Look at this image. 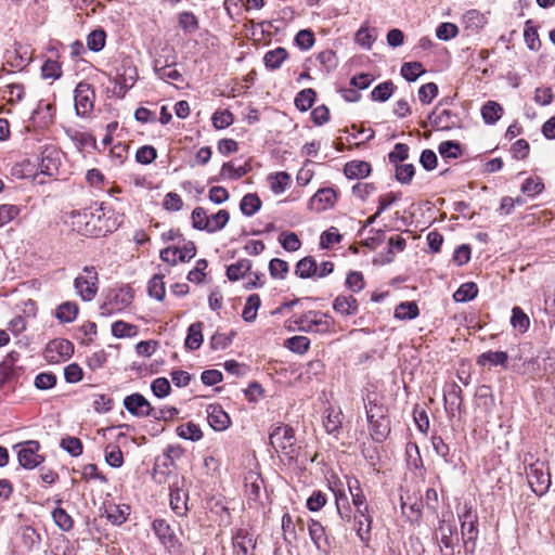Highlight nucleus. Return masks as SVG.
Instances as JSON below:
<instances>
[{"label": "nucleus", "mask_w": 555, "mask_h": 555, "mask_svg": "<svg viewBox=\"0 0 555 555\" xmlns=\"http://www.w3.org/2000/svg\"><path fill=\"white\" fill-rule=\"evenodd\" d=\"M75 111L80 117L88 116L94 107L95 92L92 85L80 81L74 91Z\"/></svg>", "instance_id": "0eeeda50"}, {"label": "nucleus", "mask_w": 555, "mask_h": 555, "mask_svg": "<svg viewBox=\"0 0 555 555\" xmlns=\"http://www.w3.org/2000/svg\"><path fill=\"white\" fill-rule=\"evenodd\" d=\"M83 274L78 275L74 281L77 294L85 301H91L98 293V272L94 267H85Z\"/></svg>", "instance_id": "423d86ee"}, {"label": "nucleus", "mask_w": 555, "mask_h": 555, "mask_svg": "<svg viewBox=\"0 0 555 555\" xmlns=\"http://www.w3.org/2000/svg\"><path fill=\"white\" fill-rule=\"evenodd\" d=\"M152 529L160 544L169 554L178 555L182 553L183 544L176 535L167 520L162 518L154 519L152 522Z\"/></svg>", "instance_id": "20e7f679"}, {"label": "nucleus", "mask_w": 555, "mask_h": 555, "mask_svg": "<svg viewBox=\"0 0 555 555\" xmlns=\"http://www.w3.org/2000/svg\"><path fill=\"white\" fill-rule=\"evenodd\" d=\"M424 73L425 69L420 62H406L401 66V75L408 81H415Z\"/></svg>", "instance_id": "4d7b16f0"}, {"label": "nucleus", "mask_w": 555, "mask_h": 555, "mask_svg": "<svg viewBox=\"0 0 555 555\" xmlns=\"http://www.w3.org/2000/svg\"><path fill=\"white\" fill-rule=\"evenodd\" d=\"M235 555H256L257 541L247 529H236L232 535Z\"/></svg>", "instance_id": "f8f14e48"}, {"label": "nucleus", "mask_w": 555, "mask_h": 555, "mask_svg": "<svg viewBox=\"0 0 555 555\" xmlns=\"http://www.w3.org/2000/svg\"><path fill=\"white\" fill-rule=\"evenodd\" d=\"M395 85L391 80L377 85L371 92V99L376 102H386L395 91Z\"/></svg>", "instance_id": "79ce46f5"}, {"label": "nucleus", "mask_w": 555, "mask_h": 555, "mask_svg": "<svg viewBox=\"0 0 555 555\" xmlns=\"http://www.w3.org/2000/svg\"><path fill=\"white\" fill-rule=\"evenodd\" d=\"M440 542V551L442 547L447 550L443 555H460L461 546H460V538L457 533V528L454 524L448 522L446 520H440L439 526L436 530V537Z\"/></svg>", "instance_id": "39448f33"}, {"label": "nucleus", "mask_w": 555, "mask_h": 555, "mask_svg": "<svg viewBox=\"0 0 555 555\" xmlns=\"http://www.w3.org/2000/svg\"><path fill=\"white\" fill-rule=\"evenodd\" d=\"M336 191L332 188L320 189L309 201L311 210L323 211L336 202Z\"/></svg>", "instance_id": "2eb2a0df"}, {"label": "nucleus", "mask_w": 555, "mask_h": 555, "mask_svg": "<svg viewBox=\"0 0 555 555\" xmlns=\"http://www.w3.org/2000/svg\"><path fill=\"white\" fill-rule=\"evenodd\" d=\"M177 435L186 440L198 441L203 438V433L198 425L188 422L177 427Z\"/></svg>", "instance_id": "58836bf2"}, {"label": "nucleus", "mask_w": 555, "mask_h": 555, "mask_svg": "<svg viewBox=\"0 0 555 555\" xmlns=\"http://www.w3.org/2000/svg\"><path fill=\"white\" fill-rule=\"evenodd\" d=\"M487 363H489L491 366H502L503 369H506L508 363V354L505 351L489 350L482 352L477 358V364L485 366Z\"/></svg>", "instance_id": "5701e85b"}, {"label": "nucleus", "mask_w": 555, "mask_h": 555, "mask_svg": "<svg viewBox=\"0 0 555 555\" xmlns=\"http://www.w3.org/2000/svg\"><path fill=\"white\" fill-rule=\"evenodd\" d=\"M283 540L287 545H293L297 541L296 525L292 516L285 513L282 517Z\"/></svg>", "instance_id": "c03bdc74"}, {"label": "nucleus", "mask_w": 555, "mask_h": 555, "mask_svg": "<svg viewBox=\"0 0 555 555\" xmlns=\"http://www.w3.org/2000/svg\"><path fill=\"white\" fill-rule=\"evenodd\" d=\"M60 166L59 152L53 147H47L41 153V162L39 164L40 172L53 177L57 175Z\"/></svg>", "instance_id": "a211bd4d"}, {"label": "nucleus", "mask_w": 555, "mask_h": 555, "mask_svg": "<svg viewBox=\"0 0 555 555\" xmlns=\"http://www.w3.org/2000/svg\"><path fill=\"white\" fill-rule=\"evenodd\" d=\"M315 98L317 92L311 88H307L297 93L294 103L297 109L307 112L314 104Z\"/></svg>", "instance_id": "e433bc0d"}, {"label": "nucleus", "mask_w": 555, "mask_h": 555, "mask_svg": "<svg viewBox=\"0 0 555 555\" xmlns=\"http://www.w3.org/2000/svg\"><path fill=\"white\" fill-rule=\"evenodd\" d=\"M284 346L295 353L304 354L310 348V339L306 336H293L285 340Z\"/></svg>", "instance_id": "de8ad7c7"}, {"label": "nucleus", "mask_w": 555, "mask_h": 555, "mask_svg": "<svg viewBox=\"0 0 555 555\" xmlns=\"http://www.w3.org/2000/svg\"><path fill=\"white\" fill-rule=\"evenodd\" d=\"M347 486L351 494L352 503L357 507L359 516H366L369 513V505L366 498L360 487V482L356 477H347Z\"/></svg>", "instance_id": "dca6fc26"}, {"label": "nucleus", "mask_w": 555, "mask_h": 555, "mask_svg": "<svg viewBox=\"0 0 555 555\" xmlns=\"http://www.w3.org/2000/svg\"><path fill=\"white\" fill-rule=\"evenodd\" d=\"M366 418L369 423L387 417V409L383 404H378L375 399L369 396L365 403Z\"/></svg>", "instance_id": "a19ab883"}, {"label": "nucleus", "mask_w": 555, "mask_h": 555, "mask_svg": "<svg viewBox=\"0 0 555 555\" xmlns=\"http://www.w3.org/2000/svg\"><path fill=\"white\" fill-rule=\"evenodd\" d=\"M420 314L418 306L415 301L400 302L395 309V318L399 320H413Z\"/></svg>", "instance_id": "f704fd0d"}, {"label": "nucleus", "mask_w": 555, "mask_h": 555, "mask_svg": "<svg viewBox=\"0 0 555 555\" xmlns=\"http://www.w3.org/2000/svg\"><path fill=\"white\" fill-rule=\"evenodd\" d=\"M211 120L216 129H224L233 124L234 116L229 109L217 111L214 113Z\"/></svg>", "instance_id": "338daca9"}, {"label": "nucleus", "mask_w": 555, "mask_h": 555, "mask_svg": "<svg viewBox=\"0 0 555 555\" xmlns=\"http://www.w3.org/2000/svg\"><path fill=\"white\" fill-rule=\"evenodd\" d=\"M438 151L443 158H459L462 155V146L457 141L441 142Z\"/></svg>", "instance_id": "680f3d73"}, {"label": "nucleus", "mask_w": 555, "mask_h": 555, "mask_svg": "<svg viewBox=\"0 0 555 555\" xmlns=\"http://www.w3.org/2000/svg\"><path fill=\"white\" fill-rule=\"evenodd\" d=\"M149 295L162 301L166 295L164 276L155 274L150 281L147 286Z\"/></svg>", "instance_id": "09e8293b"}, {"label": "nucleus", "mask_w": 555, "mask_h": 555, "mask_svg": "<svg viewBox=\"0 0 555 555\" xmlns=\"http://www.w3.org/2000/svg\"><path fill=\"white\" fill-rule=\"evenodd\" d=\"M270 186L273 193L280 194L289 185L292 178L285 171H280L269 176Z\"/></svg>", "instance_id": "a18cd8bd"}, {"label": "nucleus", "mask_w": 555, "mask_h": 555, "mask_svg": "<svg viewBox=\"0 0 555 555\" xmlns=\"http://www.w3.org/2000/svg\"><path fill=\"white\" fill-rule=\"evenodd\" d=\"M129 506L113 505L106 509V517L113 525H121L127 520Z\"/></svg>", "instance_id": "5fc2aeb1"}, {"label": "nucleus", "mask_w": 555, "mask_h": 555, "mask_svg": "<svg viewBox=\"0 0 555 555\" xmlns=\"http://www.w3.org/2000/svg\"><path fill=\"white\" fill-rule=\"evenodd\" d=\"M203 327L204 324L201 321L192 323L188 328L184 347L189 350H197L203 344Z\"/></svg>", "instance_id": "b1692460"}, {"label": "nucleus", "mask_w": 555, "mask_h": 555, "mask_svg": "<svg viewBox=\"0 0 555 555\" xmlns=\"http://www.w3.org/2000/svg\"><path fill=\"white\" fill-rule=\"evenodd\" d=\"M230 220V214L225 209H221L218 212L209 217L208 220V233H215L222 230Z\"/></svg>", "instance_id": "3c124183"}, {"label": "nucleus", "mask_w": 555, "mask_h": 555, "mask_svg": "<svg viewBox=\"0 0 555 555\" xmlns=\"http://www.w3.org/2000/svg\"><path fill=\"white\" fill-rule=\"evenodd\" d=\"M179 26L185 33H194L199 28L198 18L192 12H181L179 14Z\"/></svg>", "instance_id": "e2e57ef3"}, {"label": "nucleus", "mask_w": 555, "mask_h": 555, "mask_svg": "<svg viewBox=\"0 0 555 555\" xmlns=\"http://www.w3.org/2000/svg\"><path fill=\"white\" fill-rule=\"evenodd\" d=\"M457 516L461 522V539L466 554L473 555L476 550L478 538V516L472 506L464 504L459 511Z\"/></svg>", "instance_id": "f257e3e1"}, {"label": "nucleus", "mask_w": 555, "mask_h": 555, "mask_svg": "<svg viewBox=\"0 0 555 555\" xmlns=\"http://www.w3.org/2000/svg\"><path fill=\"white\" fill-rule=\"evenodd\" d=\"M341 412L330 411L324 420V427L327 434H337L341 428Z\"/></svg>", "instance_id": "69168bd1"}, {"label": "nucleus", "mask_w": 555, "mask_h": 555, "mask_svg": "<svg viewBox=\"0 0 555 555\" xmlns=\"http://www.w3.org/2000/svg\"><path fill=\"white\" fill-rule=\"evenodd\" d=\"M442 101H440L435 109L428 115V121L433 127H436L439 130H451L454 128L462 127V118L460 115L451 109H441Z\"/></svg>", "instance_id": "1a4fd4ad"}, {"label": "nucleus", "mask_w": 555, "mask_h": 555, "mask_svg": "<svg viewBox=\"0 0 555 555\" xmlns=\"http://www.w3.org/2000/svg\"><path fill=\"white\" fill-rule=\"evenodd\" d=\"M524 39L527 47L532 51H538L541 48V41L537 28L532 25V21L526 22L524 30Z\"/></svg>", "instance_id": "8fccbe9b"}, {"label": "nucleus", "mask_w": 555, "mask_h": 555, "mask_svg": "<svg viewBox=\"0 0 555 555\" xmlns=\"http://www.w3.org/2000/svg\"><path fill=\"white\" fill-rule=\"evenodd\" d=\"M372 171L370 163L364 160H351L345 164L344 173L348 179L366 178Z\"/></svg>", "instance_id": "4be33fe9"}, {"label": "nucleus", "mask_w": 555, "mask_h": 555, "mask_svg": "<svg viewBox=\"0 0 555 555\" xmlns=\"http://www.w3.org/2000/svg\"><path fill=\"white\" fill-rule=\"evenodd\" d=\"M192 227L199 231H208L209 217L207 216V211L203 207H195L191 214Z\"/></svg>", "instance_id": "bf43d9fd"}, {"label": "nucleus", "mask_w": 555, "mask_h": 555, "mask_svg": "<svg viewBox=\"0 0 555 555\" xmlns=\"http://www.w3.org/2000/svg\"><path fill=\"white\" fill-rule=\"evenodd\" d=\"M251 170L249 162L243 166L235 168L231 163H224L220 170V178H229L231 180H238Z\"/></svg>", "instance_id": "72a5a7b5"}, {"label": "nucleus", "mask_w": 555, "mask_h": 555, "mask_svg": "<svg viewBox=\"0 0 555 555\" xmlns=\"http://www.w3.org/2000/svg\"><path fill=\"white\" fill-rule=\"evenodd\" d=\"M40 443L37 440H28L22 444V449L17 453L20 465L25 469H33L40 465L44 457L38 454Z\"/></svg>", "instance_id": "9b49d317"}, {"label": "nucleus", "mask_w": 555, "mask_h": 555, "mask_svg": "<svg viewBox=\"0 0 555 555\" xmlns=\"http://www.w3.org/2000/svg\"><path fill=\"white\" fill-rule=\"evenodd\" d=\"M333 309L343 317L356 315L359 304L352 295H338L333 301Z\"/></svg>", "instance_id": "aec40b11"}, {"label": "nucleus", "mask_w": 555, "mask_h": 555, "mask_svg": "<svg viewBox=\"0 0 555 555\" xmlns=\"http://www.w3.org/2000/svg\"><path fill=\"white\" fill-rule=\"evenodd\" d=\"M309 322L314 328L312 333H328L333 327L334 319L328 313L313 310V317Z\"/></svg>", "instance_id": "cd10ccee"}, {"label": "nucleus", "mask_w": 555, "mask_h": 555, "mask_svg": "<svg viewBox=\"0 0 555 555\" xmlns=\"http://www.w3.org/2000/svg\"><path fill=\"white\" fill-rule=\"evenodd\" d=\"M251 270V261L248 259H241L227 268V278L230 281H238L241 278L247 276Z\"/></svg>", "instance_id": "7c9ffc66"}, {"label": "nucleus", "mask_w": 555, "mask_h": 555, "mask_svg": "<svg viewBox=\"0 0 555 555\" xmlns=\"http://www.w3.org/2000/svg\"><path fill=\"white\" fill-rule=\"evenodd\" d=\"M369 426L372 439L378 443L384 442L390 433V421L388 416L373 421V423H369Z\"/></svg>", "instance_id": "393cba45"}, {"label": "nucleus", "mask_w": 555, "mask_h": 555, "mask_svg": "<svg viewBox=\"0 0 555 555\" xmlns=\"http://www.w3.org/2000/svg\"><path fill=\"white\" fill-rule=\"evenodd\" d=\"M262 479L256 477L254 481L246 485V495L249 507H255L260 502Z\"/></svg>", "instance_id": "052dcab7"}, {"label": "nucleus", "mask_w": 555, "mask_h": 555, "mask_svg": "<svg viewBox=\"0 0 555 555\" xmlns=\"http://www.w3.org/2000/svg\"><path fill=\"white\" fill-rule=\"evenodd\" d=\"M235 335L234 331L229 334L216 333L211 336L209 346L212 350H224L232 344Z\"/></svg>", "instance_id": "13d9d810"}, {"label": "nucleus", "mask_w": 555, "mask_h": 555, "mask_svg": "<svg viewBox=\"0 0 555 555\" xmlns=\"http://www.w3.org/2000/svg\"><path fill=\"white\" fill-rule=\"evenodd\" d=\"M75 347L72 341L64 338L50 340L44 350L43 358L48 363L56 364L67 360L74 354Z\"/></svg>", "instance_id": "6e6552de"}, {"label": "nucleus", "mask_w": 555, "mask_h": 555, "mask_svg": "<svg viewBox=\"0 0 555 555\" xmlns=\"http://www.w3.org/2000/svg\"><path fill=\"white\" fill-rule=\"evenodd\" d=\"M475 397L480 401V405L486 410L490 411L494 405V397L492 388L489 385H480L477 387Z\"/></svg>", "instance_id": "603ef678"}, {"label": "nucleus", "mask_w": 555, "mask_h": 555, "mask_svg": "<svg viewBox=\"0 0 555 555\" xmlns=\"http://www.w3.org/2000/svg\"><path fill=\"white\" fill-rule=\"evenodd\" d=\"M502 113V106L494 101H488L481 108V116L488 125H494L501 118Z\"/></svg>", "instance_id": "c9c22d12"}, {"label": "nucleus", "mask_w": 555, "mask_h": 555, "mask_svg": "<svg viewBox=\"0 0 555 555\" xmlns=\"http://www.w3.org/2000/svg\"><path fill=\"white\" fill-rule=\"evenodd\" d=\"M124 406L130 414L137 417L150 416L153 413L151 403L139 392L127 396L124 399Z\"/></svg>", "instance_id": "4468645a"}, {"label": "nucleus", "mask_w": 555, "mask_h": 555, "mask_svg": "<svg viewBox=\"0 0 555 555\" xmlns=\"http://www.w3.org/2000/svg\"><path fill=\"white\" fill-rule=\"evenodd\" d=\"M527 478L530 488L539 496L545 494L551 486V475L544 469V464L540 462L529 466Z\"/></svg>", "instance_id": "9d476101"}, {"label": "nucleus", "mask_w": 555, "mask_h": 555, "mask_svg": "<svg viewBox=\"0 0 555 555\" xmlns=\"http://www.w3.org/2000/svg\"><path fill=\"white\" fill-rule=\"evenodd\" d=\"M207 420L217 431L225 430L231 424L230 416L220 404H209L207 406Z\"/></svg>", "instance_id": "f3484780"}, {"label": "nucleus", "mask_w": 555, "mask_h": 555, "mask_svg": "<svg viewBox=\"0 0 555 555\" xmlns=\"http://www.w3.org/2000/svg\"><path fill=\"white\" fill-rule=\"evenodd\" d=\"M287 50L283 47H278L264 54L263 62L267 68L275 70L281 67L282 63L287 59Z\"/></svg>", "instance_id": "bb28decb"}, {"label": "nucleus", "mask_w": 555, "mask_h": 555, "mask_svg": "<svg viewBox=\"0 0 555 555\" xmlns=\"http://www.w3.org/2000/svg\"><path fill=\"white\" fill-rule=\"evenodd\" d=\"M396 179L402 184H409L415 173V168L412 164H397L396 165Z\"/></svg>", "instance_id": "774afa93"}, {"label": "nucleus", "mask_w": 555, "mask_h": 555, "mask_svg": "<svg viewBox=\"0 0 555 555\" xmlns=\"http://www.w3.org/2000/svg\"><path fill=\"white\" fill-rule=\"evenodd\" d=\"M106 42V33L102 28H96L92 30L87 36V47L92 52H100Z\"/></svg>", "instance_id": "37998d69"}, {"label": "nucleus", "mask_w": 555, "mask_h": 555, "mask_svg": "<svg viewBox=\"0 0 555 555\" xmlns=\"http://www.w3.org/2000/svg\"><path fill=\"white\" fill-rule=\"evenodd\" d=\"M42 538L37 530L30 526H26L22 530L23 545L29 551H38L40 548Z\"/></svg>", "instance_id": "473e14b6"}, {"label": "nucleus", "mask_w": 555, "mask_h": 555, "mask_svg": "<svg viewBox=\"0 0 555 555\" xmlns=\"http://www.w3.org/2000/svg\"><path fill=\"white\" fill-rule=\"evenodd\" d=\"M463 391L456 383L449 384L443 393L444 408L450 418L455 416V412L463 413Z\"/></svg>", "instance_id": "ddd939ff"}, {"label": "nucleus", "mask_w": 555, "mask_h": 555, "mask_svg": "<svg viewBox=\"0 0 555 555\" xmlns=\"http://www.w3.org/2000/svg\"><path fill=\"white\" fill-rule=\"evenodd\" d=\"M478 295V287L474 282L462 284L453 294V299L456 302H466L473 300Z\"/></svg>", "instance_id": "4c0bfd02"}, {"label": "nucleus", "mask_w": 555, "mask_h": 555, "mask_svg": "<svg viewBox=\"0 0 555 555\" xmlns=\"http://www.w3.org/2000/svg\"><path fill=\"white\" fill-rule=\"evenodd\" d=\"M52 518L62 531H69L74 527L72 516L62 507H56L52 511Z\"/></svg>", "instance_id": "49530a36"}, {"label": "nucleus", "mask_w": 555, "mask_h": 555, "mask_svg": "<svg viewBox=\"0 0 555 555\" xmlns=\"http://www.w3.org/2000/svg\"><path fill=\"white\" fill-rule=\"evenodd\" d=\"M270 444L285 456L294 459L296 456L295 431L289 425H279L271 429L269 435Z\"/></svg>", "instance_id": "f03ea898"}, {"label": "nucleus", "mask_w": 555, "mask_h": 555, "mask_svg": "<svg viewBox=\"0 0 555 555\" xmlns=\"http://www.w3.org/2000/svg\"><path fill=\"white\" fill-rule=\"evenodd\" d=\"M308 532L311 541L319 551H326L330 547L328 538L323 525L317 519L308 521Z\"/></svg>", "instance_id": "6ab92c4d"}, {"label": "nucleus", "mask_w": 555, "mask_h": 555, "mask_svg": "<svg viewBox=\"0 0 555 555\" xmlns=\"http://www.w3.org/2000/svg\"><path fill=\"white\" fill-rule=\"evenodd\" d=\"M138 333V326L126 323L124 321H116L112 325V334L117 338L132 337Z\"/></svg>", "instance_id": "6e6d98bb"}, {"label": "nucleus", "mask_w": 555, "mask_h": 555, "mask_svg": "<svg viewBox=\"0 0 555 555\" xmlns=\"http://www.w3.org/2000/svg\"><path fill=\"white\" fill-rule=\"evenodd\" d=\"M317 261L312 256L300 259L296 264L295 274L300 279L317 276Z\"/></svg>", "instance_id": "2f4dec72"}, {"label": "nucleus", "mask_w": 555, "mask_h": 555, "mask_svg": "<svg viewBox=\"0 0 555 555\" xmlns=\"http://www.w3.org/2000/svg\"><path fill=\"white\" fill-rule=\"evenodd\" d=\"M511 324L515 330L525 333L529 328L530 320L519 307H514L512 310Z\"/></svg>", "instance_id": "864d4df0"}, {"label": "nucleus", "mask_w": 555, "mask_h": 555, "mask_svg": "<svg viewBox=\"0 0 555 555\" xmlns=\"http://www.w3.org/2000/svg\"><path fill=\"white\" fill-rule=\"evenodd\" d=\"M133 298V291L128 285L118 289H112L106 300L100 307L101 315H111L115 312L122 311L132 304Z\"/></svg>", "instance_id": "7ed1b4c3"}, {"label": "nucleus", "mask_w": 555, "mask_h": 555, "mask_svg": "<svg viewBox=\"0 0 555 555\" xmlns=\"http://www.w3.org/2000/svg\"><path fill=\"white\" fill-rule=\"evenodd\" d=\"M261 199L256 193H247L240 203V210L246 217H251L261 208Z\"/></svg>", "instance_id": "c85d7f7f"}, {"label": "nucleus", "mask_w": 555, "mask_h": 555, "mask_svg": "<svg viewBox=\"0 0 555 555\" xmlns=\"http://www.w3.org/2000/svg\"><path fill=\"white\" fill-rule=\"evenodd\" d=\"M261 305V299L258 294H251L247 297L245 307L242 312V318L246 322H254L257 318V311Z\"/></svg>", "instance_id": "ea45409f"}, {"label": "nucleus", "mask_w": 555, "mask_h": 555, "mask_svg": "<svg viewBox=\"0 0 555 555\" xmlns=\"http://www.w3.org/2000/svg\"><path fill=\"white\" fill-rule=\"evenodd\" d=\"M79 312V307L74 301L62 302L55 310V318L61 323H72L76 320Z\"/></svg>", "instance_id": "a878e982"}, {"label": "nucleus", "mask_w": 555, "mask_h": 555, "mask_svg": "<svg viewBox=\"0 0 555 555\" xmlns=\"http://www.w3.org/2000/svg\"><path fill=\"white\" fill-rule=\"evenodd\" d=\"M170 507L177 516L183 517L188 514L189 493L179 487H170Z\"/></svg>", "instance_id": "412c9836"}, {"label": "nucleus", "mask_w": 555, "mask_h": 555, "mask_svg": "<svg viewBox=\"0 0 555 555\" xmlns=\"http://www.w3.org/2000/svg\"><path fill=\"white\" fill-rule=\"evenodd\" d=\"M288 270V263L283 259L273 258L269 262V272L273 279H285Z\"/></svg>", "instance_id": "0e129e2a"}, {"label": "nucleus", "mask_w": 555, "mask_h": 555, "mask_svg": "<svg viewBox=\"0 0 555 555\" xmlns=\"http://www.w3.org/2000/svg\"><path fill=\"white\" fill-rule=\"evenodd\" d=\"M172 65H173V63L167 64V63H162L160 60H155L154 61V72L159 79H163L165 81L182 80V75L177 69L171 68Z\"/></svg>", "instance_id": "c756f323"}]
</instances>
